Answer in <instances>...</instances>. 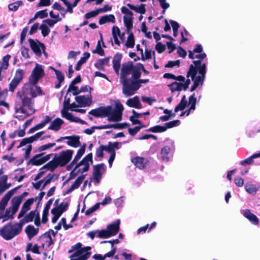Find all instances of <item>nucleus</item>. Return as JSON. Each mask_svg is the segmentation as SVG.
I'll return each mask as SVG.
<instances>
[{
  "label": "nucleus",
  "mask_w": 260,
  "mask_h": 260,
  "mask_svg": "<svg viewBox=\"0 0 260 260\" xmlns=\"http://www.w3.org/2000/svg\"><path fill=\"white\" fill-rule=\"evenodd\" d=\"M44 75L42 66L37 63L29 78V83L25 84L22 90L17 93V100L15 113L16 118L23 120L35 112L34 99L41 94L40 87L36 84Z\"/></svg>",
  "instance_id": "f257e3e1"
},
{
  "label": "nucleus",
  "mask_w": 260,
  "mask_h": 260,
  "mask_svg": "<svg viewBox=\"0 0 260 260\" xmlns=\"http://www.w3.org/2000/svg\"><path fill=\"white\" fill-rule=\"evenodd\" d=\"M205 53L203 52L201 45H197L193 51H189L188 56L191 59L197 58L191 64L187 74V77H190L193 84L190 88V91H194L199 86H202L206 73L207 61L202 62L206 57Z\"/></svg>",
  "instance_id": "f03ea898"
},
{
  "label": "nucleus",
  "mask_w": 260,
  "mask_h": 260,
  "mask_svg": "<svg viewBox=\"0 0 260 260\" xmlns=\"http://www.w3.org/2000/svg\"><path fill=\"white\" fill-rule=\"evenodd\" d=\"M16 189L9 190L0 201V220L2 219L3 222L14 218V215L22 202L23 196L14 197L11 201V206L6 209L8 201L14 194Z\"/></svg>",
  "instance_id": "7ed1b4c3"
},
{
  "label": "nucleus",
  "mask_w": 260,
  "mask_h": 260,
  "mask_svg": "<svg viewBox=\"0 0 260 260\" xmlns=\"http://www.w3.org/2000/svg\"><path fill=\"white\" fill-rule=\"evenodd\" d=\"M123 110V106L120 102H116L115 108L109 106L105 107H100L91 110L89 112V114L98 117H105L108 116L109 121H119L121 120L122 112Z\"/></svg>",
  "instance_id": "20e7f679"
},
{
  "label": "nucleus",
  "mask_w": 260,
  "mask_h": 260,
  "mask_svg": "<svg viewBox=\"0 0 260 260\" xmlns=\"http://www.w3.org/2000/svg\"><path fill=\"white\" fill-rule=\"evenodd\" d=\"M73 153L74 151L72 150L63 151L58 156L55 157L43 168L52 171L58 166H63L71 160Z\"/></svg>",
  "instance_id": "39448f33"
},
{
  "label": "nucleus",
  "mask_w": 260,
  "mask_h": 260,
  "mask_svg": "<svg viewBox=\"0 0 260 260\" xmlns=\"http://www.w3.org/2000/svg\"><path fill=\"white\" fill-rule=\"evenodd\" d=\"M164 77L165 78L173 79L176 80V81L168 85L172 92L176 91H185L190 84V80L189 79V77H187V79H186L184 77L181 75L175 76L174 75L170 73H166L164 74Z\"/></svg>",
  "instance_id": "423d86ee"
},
{
  "label": "nucleus",
  "mask_w": 260,
  "mask_h": 260,
  "mask_svg": "<svg viewBox=\"0 0 260 260\" xmlns=\"http://www.w3.org/2000/svg\"><path fill=\"white\" fill-rule=\"evenodd\" d=\"M22 230V226L19 223H9L5 226L0 231V235L4 239L9 240L18 235Z\"/></svg>",
  "instance_id": "0eeeda50"
},
{
  "label": "nucleus",
  "mask_w": 260,
  "mask_h": 260,
  "mask_svg": "<svg viewBox=\"0 0 260 260\" xmlns=\"http://www.w3.org/2000/svg\"><path fill=\"white\" fill-rule=\"evenodd\" d=\"M122 83V93L126 97L135 94L140 88L139 83L131 78L120 81Z\"/></svg>",
  "instance_id": "6e6552de"
},
{
  "label": "nucleus",
  "mask_w": 260,
  "mask_h": 260,
  "mask_svg": "<svg viewBox=\"0 0 260 260\" xmlns=\"http://www.w3.org/2000/svg\"><path fill=\"white\" fill-rule=\"evenodd\" d=\"M81 243H78L72 247L75 251L70 256V260H86L90 256V253L88 251L91 248H81Z\"/></svg>",
  "instance_id": "1a4fd4ad"
},
{
  "label": "nucleus",
  "mask_w": 260,
  "mask_h": 260,
  "mask_svg": "<svg viewBox=\"0 0 260 260\" xmlns=\"http://www.w3.org/2000/svg\"><path fill=\"white\" fill-rule=\"evenodd\" d=\"M120 219H117L115 222L107 225L106 230H101L100 238H107L116 235L119 231Z\"/></svg>",
  "instance_id": "9d476101"
},
{
  "label": "nucleus",
  "mask_w": 260,
  "mask_h": 260,
  "mask_svg": "<svg viewBox=\"0 0 260 260\" xmlns=\"http://www.w3.org/2000/svg\"><path fill=\"white\" fill-rule=\"evenodd\" d=\"M69 93L65 96L63 103V109L61 110L62 116L71 121L80 122L83 123V121L80 118L75 117L72 113L68 112L69 109H70L71 104H70V99L68 98Z\"/></svg>",
  "instance_id": "9b49d317"
},
{
  "label": "nucleus",
  "mask_w": 260,
  "mask_h": 260,
  "mask_svg": "<svg viewBox=\"0 0 260 260\" xmlns=\"http://www.w3.org/2000/svg\"><path fill=\"white\" fill-rule=\"evenodd\" d=\"M174 150L175 146L174 142L171 141L168 145L161 148L160 152V159L163 161H169L173 156Z\"/></svg>",
  "instance_id": "f8f14e48"
},
{
  "label": "nucleus",
  "mask_w": 260,
  "mask_h": 260,
  "mask_svg": "<svg viewBox=\"0 0 260 260\" xmlns=\"http://www.w3.org/2000/svg\"><path fill=\"white\" fill-rule=\"evenodd\" d=\"M180 123L179 120H175L165 123L162 126L157 125L149 128L147 131L153 133H162L167 131V129L172 128L178 125Z\"/></svg>",
  "instance_id": "ddd939ff"
},
{
  "label": "nucleus",
  "mask_w": 260,
  "mask_h": 260,
  "mask_svg": "<svg viewBox=\"0 0 260 260\" xmlns=\"http://www.w3.org/2000/svg\"><path fill=\"white\" fill-rule=\"evenodd\" d=\"M25 72L23 70L18 69L16 71L14 77L9 84V90L13 92L22 80Z\"/></svg>",
  "instance_id": "4468645a"
},
{
  "label": "nucleus",
  "mask_w": 260,
  "mask_h": 260,
  "mask_svg": "<svg viewBox=\"0 0 260 260\" xmlns=\"http://www.w3.org/2000/svg\"><path fill=\"white\" fill-rule=\"evenodd\" d=\"M53 155L52 153L46 155H44L43 153L38 154L29 160L28 164L33 166H39L49 160Z\"/></svg>",
  "instance_id": "2eb2a0df"
},
{
  "label": "nucleus",
  "mask_w": 260,
  "mask_h": 260,
  "mask_svg": "<svg viewBox=\"0 0 260 260\" xmlns=\"http://www.w3.org/2000/svg\"><path fill=\"white\" fill-rule=\"evenodd\" d=\"M92 155L91 153L87 154L78 164L76 166L74 170L79 168L78 171L81 173L87 171L89 168V162H92Z\"/></svg>",
  "instance_id": "dca6fc26"
},
{
  "label": "nucleus",
  "mask_w": 260,
  "mask_h": 260,
  "mask_svg": "<svg viewBox=\"0 0 260 260\" xmlns=\"http://www.w3.org/2000/svg\"><path fill=\"white\" fill-rule=\"evenodd\" d=\"M28 41L31 49L37 56L40 57L42 55V51H43L44 54L46 56L45 52V47L43 44L41 43L38 40L35 41L31 39H29Z\"/></svg>",
  "instance_id": "f3484780"
},
{
  "label": "nucleus",
  "mask_w": 260,
  "mask_h": 260,
  "mask_svg": "<svg viewBox=\"0 0 260 260\" xmlns=\"http://www.w3.org/2000/svg\"><path fill=\"white\" fill-rule=\"evenodd\" d=\"M121 12L124 14L123 16V21L126 28L132 29L133 28V14L132 11L125 7H122L121 9Z\"/></svg>",
  "instance_id": "a211bd4d"
},
{
  "label": "nucleus",
  "mask_w": 260,
  "mask_h": 260,
  "mask_svg": "<svg viewBox=\"0 0 260 260\" xmlns=\"http://www.w3.org/2000/svg\"><path fill=\"white\" fill-rule=\"evenodd\" d=\"M11 57L10 55L7 54L3 57L2 60L0 61V81H2L4 78V73L9 67V61Z\"/></svg>",
  "instance_id": "6ab92c4d"
},
{
  "label": "nucleus",
  "mask_w": 260,
  "mask_h": 260,
  "mask_svg": "<svg viewBox=\"0 0 260 260\" xmlns=\"http://www.w3.org/2000/svg\"><path fill=\"white\" fill-rule=\"evenodd\" d=\"M134 66L131 63H124L122 64L120 75V81L128 79L127 75L132 73Z\"/></svg>",
  "instance_id": "aec40b11"
},
{
  "label": "nucleus",
  "mask_w": 260,
  "mask_h": 260,
  "mask_svg": "<svg viewBox=\"0 0 260 260\" xmlns=\"http://www.w3.org/2000/svg\"><path fill=\"white\" fill-rule=\"evenodd\" d=\"M44 133H45L44 131H42L37 133L35 135L31 136L29 138L23 139L22 141L21 142L20 145L17 147V148H20L27 144H30L35 141L38 140Z\"/></svg>",
  "instance_id": "412c9836"
},
{
  "label": "nucleus",
  "mask_w": 260,
  "mask_h": 260,
  "mask_svg": "<svg viewBox=\"0 0 260 260\" xmlns=\"http://www.w3.org/2000/svg\"><path fill=\"white\" fill-rule=\"evenodd\" d=\"M104 167L105 166L103 164L94 166L93 178L98 183L99 182L102 177V174L105 171Z\"/></svg>",
  "instance_id": "4be33fe9"
},
{
  "label": "nucleus",
  "mask_w": 260,
  "mask_h": 260,
  "mask_svg": "<svg viewBox=\"0 0 260 260\" xmlns=\"http://www.w3.org/2000/svg\"><path fill=\"white\" fill-rule=\"evenodd\" d=\"M243 215L248 219L252 224L257 225L259 223L258 218L256 215L251 213L250 210L246 209L242 211Z\"/></svg>",
  "instance_id": "5701e85b"
},
{
  "label": "nucleus",
  "mask_w": 260,
  "mask_h": 260,
  "mask_svg": "<svg viewBox=\"0 0 260 260\" xmlns=\"http://www.w3.org/2000/svg\"><path fill=\"white\" fill-rule=\"evenodd\" d=\"M52 118L49 116H46L44 119L41 121L40 123L36 125L35 126L31 128L29 133L31 134L34 133L35 131L40 129L43 128L47 123L51 122Z\"/></svg>",
  "instance_id": "b1692460"
},
{
  "label": "nucleus",
  "mask_w": 260,
  "mask_h": 260,
  "mask_svg": "<svg viewBox=\"0 0 260 260\" xmlns=\"http://www.w3.org/2000/svg\"><path fill=\"white\" fill-rule=\"evenodd\" d=\"M34 202V199H29L24 202L18 216L19 219L24 216L25 214L30 209V206Z\"/></svg>",
  "instance_id": "393cba45"
},
{
  "label": "nucleus",
  "mask_w": 260,
  "mask_h": 260,
  "mask_svg": "<svg viewBox=\"0 0 260 260\" xmlns=\"http://www.w3.org/2000/svg\"><path fill=\"white\" fill-rule=\"evenodd\" d=\"M62 138L68 140L67 143L68 145L74 148H77L80 146V142L79 137L77 136L63 137Z\"/></svg>",
  "instance_id": "a878e982"
},
{
  "label": "nucleus",
  "mask_w": 260,
  "mask_h": 260,
  "mask_svg": "<svg viewBox=\"0 0 260 260\" xmlns=\"http://www.w3.org/2000/svg\"><path fill=\"white\" fill-rule=\"evenodd\" d=\"M126 104L130 107L135 108L137 109L142 108V106L138 96H135L133 98H130L126 102Z\"/></svg>",
  "instance_id": "bb28decb"
},
{
  "label": "nucleus",
  "mask_w": 260,
  "mask_h": 260,
  "mask_svg": "<svg viewBox=\"0 0 260 260\" xmlns=\"http://www.w3.org/2000/svg\"><path fill=\"white\" fill-rule=\"evenodd\" d=\"M75 100L80 107L89 106L91 102L88 96H78L75 98Z\"/></svg>",
  "instance_id": "cd10ccee"
},
{
  "label": "nucleus",
  "mask_w": 260,
  "mask_h": 260,
  "mask_svg": "<svg viewBox=\"0 0 260 260\" xmlns=\"http://www.w3.org/2000/svg\"><path fill=\"white\" fill-rule=\"evenodd\" d=\"M7 175H3L0 177V194L5 191L11 186V183H7Z\"/></svg>",
  "instance_id": "c85d7f7f"
},
{
  "label": "nucleus",
  "mask_w": 260,
  "mask_h": 260,
  "mask_svg": "<svg viewBox=\"0 0 260 260\" xmlns=\"http://www.w3.org/2000/svg\"><path fill=\"white\" fill-rule=\"evenodd\" d=\"M63 123V121L62 119L59 118H57L51 122L48 129L53 130L54 131H58L60 129Z\"/></svg>",
  "instance_id": "c756f323"
},
{
  "label": "nucleus",
  "mask_w": 260,
  "mask_h": 260,
  "mask_svg": "<svg viewBox=\"0 0 260 260\" xmlns=\"http://www.w3.org/2000/svg\"><path fill=\"white\" fill-rule=\"evenodd\" d=\"M132 162L137 167L140 169L145 168L147 161L144 158L137 156L132 159Z\"/></svg>",
  "instance_id": "7c9ffc66"
},
{
  "label": "nucleus",
  "mask_w": 260,
  "mask_h": 260,
  "mask_svg": "<svg viewBox=\"0 0 260 260\" xmlns=\"http://www.w3.org/2000/svg\"><path fill=\"white\" fill-rule=\"evenodd\" d=\"M121 56L120 55L116 54L114 56L113 59V67L115 73L118 75L120 67V61Z\"/></svg>",
  "instance_id": "2f4dec72"
},
{
  "label": "nucleus",
  "mask_w": 260,
  "mask_h": 260,
  "mask_svg": "<svg viewBox=\"0 0 260 260\" xmlns=\"http://www.w3.org/2000/svg\"><path fill=\"white\" fill-rule=\"evenodd\" d=\"M124 125H126L125 123H115V124H106L101 126H99L95 127V128L102 129H107L114 128L115 129H122L125 127Z\"/></svg>",
  "instance_id": "473e14b6"
},
{
  "label": "nucleus",
  "mask_w": 260,
  "mask_h": 260,
  "mask_svg": "<svg viewBox=\"0 0 260 260\" xmlns=\"http://www.w3.org/2000/svg\"><path fill=\"white\" fill-rule=\"evenodd\" d=\"M142 69L144 72H146L145 69H144L143 65H140L139 67L134 66L133 69L132 71V76L133 77V80H138L139 78L140 77L141 73L140 72V69Z\"/></svg>",
  "instance_id": "72a5a7b5"
},
{
  "label": "nucleus",
  "mask_w": 260,
  "mask_h": 260,
  "mask_svg": "<svg viewBox=\"0 0 260 260\" xmlns=\"http://www.w3.org/2000/svg\"><path fill=\"white\" fill-rule=\"evenodd\" d=\"M132 29L126 28L127 32L128 34L125 45L127 48H133L135 45V40L134 35L131 31Z\"/></svg>",
  "instance_id": "f704fd0d"
},
{
  "label": "nucleus",
  "mask_w": 260,
  "mask_h": 260,
  "mask_svg": "<svg viewBox=\"0 0 260 260\" xmlns=\"http://www.w3.org/2000/svg\"><path fill=\"white\" fill-rule=\"evenodd\" d=\"M109 62V58L107 57L98 59L94 63L95 67L99 70H103L105 66L108 65Z\"/></svg>",
  "instance_id": "c9c22d12"
},
{
  "label": "nucleus",
  "mask_w": 260,
  "mask_h": 260,
  "mask_svg": "<svg viewBox=\"0 0 260 260\" xmlns=\"http://www.w3.org/2000/svg\"><path fill=\"white\" fill-rule=\"evenodd\" d=\"M115 17L112 14L106 15L105 16H102L100 18L99 20V24L102 25L104 24L107 22H111L113 23L115 22Z\"/></svg>",
  "instance_id": "e433bc0d"
},
{
  "label": "nucleus",
  "mask_w": 260,
  "mask_h": 260,
  "mask_svg": "<svg viewBox=\"0 0 260 260\" xmlns=\"http://www.w3.org/2000/svg\"><path fill=\"white\" fill-rule=\"evenodd\" d=\"M245 189L249 194L255 195L257 191V188L255 184L252 183H246L245 184Z\"/></svg>",
  "instance_id": "4c0bfd02"
},
{
  "label": "nucleus",
  "mask_w": 260,
  "mask_h": 260,
  "mask_svg": "<svg viewBox=\"0 0 260 260\" xmlns=\"http://www.w3.org/2000/svg\"><path fill=\"white\" fill-rule=\"evenodd\" d=\"M260 157V152L257 153H254L250 157L245 159V160L240 161V165L245 166L246 165H250L253 163V159Z\"/></svg>",
  "instance_id": "58836bf2"
},
{
  "label": "nucleus",
  "mask_w": 260,
  "mask_h": 260,
  "mask_svg": "<svg viewBox=\"0 0 260 260\" xmlns=\"http://www.w3.org/2000/svg\"><path fill=\"white\" fill-rule=\"evenodd\" d=\"M187 105V101L186 99V96L184 95L179 104L175 107L174 109L175 112H177L179 111H182L185 109Z\"/></svg>",
  "instance_id": "ea45409f"
},
{
  "label": "nucleus",
  "mask_w": 260,
  "mask_h": 260,
  "mask_svg": "<svg viewBox=\"0 0 260 260\" xmlns=\"http://www.w3.org/2000/svg\"><path fill=\"white\" fill-rule=\"evenodd\" d=\"M112 31L115 43L118 45H119L120 41L118 39V37H120V30L119 28L117 26H114L112 27Z\"/></svg>",
  "instance_id": "a19ab883"
},
{
  "label": "nucleus",
  "mask_w": 260,
  "mask_h": 260,
  "mask_svg": "<svg viewBox=\"0 0 260 260\" xmlns=\"http://www.w3.org/2000/svg\"><path fill=\"white\" fill-rule=\"evenodd\" d=\"M25 232L29 239L38 234V230L35 229L34 226L28 225L25 229Z\"/></svg>",
  "instance_id": "79ce46f5"
},
{
  "label": "nucleus",
  "mask_w": 260,
  "mask_h": 260,
  "mask_svg": "<svg viewBox=\"0 0 260 260\" xmlns=\"http://www.w3.org/2000/svg\"><path fill=\"white\" fill-rule=\"evenodd\" d=\"M89 57H90V53L88 52H85L83 54V56L80 58V59L77 62V64L76 66V70L77 71L80 70L81 66L86 61V60Z\"/></svg>",
  "instance_id": "37998d69"
},
{
  "label": "nucleus",
  "mask_w": 260,
  "mask_h": 260,
  "mask_svg": "<svg viewBox=\"0 0 260 260\" xmlns=\"http://www.w3.org/2000/svg\"><path fill=\"white\" fill-rule=\"evenodd\" d=\"M83 178L81 177H78L68 189V192H71L74 189L78 188L82 182Z\"/></svg>",
  "instance_id": "c03bdc74"
},
{
  "label": "nucleus",
  "mask_w": 260,
  "mask_h": 260,
  "mask_svg": "<svg viewBox=\"0 0 260 260\" xmlns=\"http://www.w3.org/2000/svg\"><path fill=\"white\" fill-rule=\"evenodd\" d=\"M85 150V145L81 147L78 151L77 154L75 156L73 160L72 161V164H76L79 159L83 155Z\"/></svg>",
  "instance_id": "a18cd8bd"
},
{
  "label": "nucleus",
  "mask_w": 260,
  "mask_h": 260,
  "mask_svg": "<svg viewBox=\"0 0 260 260\" xmlns=\"http://www.w3.org/2000/svg\"><path fill=\"white\" fill-rule=\"evenodd\" d=\"M37 216H39V213L37 211H31L27 215L25 216L24 220L27 222H30L35 219Z\"/></svg>",
  "instance_id": "49530a36"
},
{
  "label": "nucleus",
  "mask_w": 260,
  "mask_h": 260,
  "mask_svg": "<svg viewBox=\"0 0 260 260\" xmlns=\"http://www.w3.org/2000/svg\"><path fill=\"white\" fill-rule=\"evenodd\" d=\"M40 29L41 30V34L44 37L48 36L50 32V29L48 26L44 23L40 25Z\"/></svg>",
  "instance_id": "de8ad7c7"
},
{
  "label": "nucleus",
  "mask_w": 260,
  "mask_h": 260,
  "mask_svg": "<svg viewBox=\"0 0 260 260\" xmlns=\"http://www.w3.org/2000/svg\"><path fill=\"white\" fill-rule=\"evenodd\" d=\"M61 18H58L57 19H47L43 21V23L46 24L48 27H52L54 26L57 22L61 21Z\"/></svg>",
  "instance_id": "09e8293b"
},
{
  "label": "nucleus",
  "mask_w": 260,
  "mask_h": 260,
  "mask_svg": "<svg viewBox=\"0 0 260 260\" xmlns=\"http://www.w3.org/2000/svg\"><path fill=\"white\" fill-rule=\"evenodd\" d=\"M26 251H31L35 253H40L38 246L37 245H33L31 243H29L27 245Z\"/></svg>",
  "instance_id": "8fccbe9b"
},
{
  "label": "nucleus",
  "mask_w": 260,
  "mask_h": 260,
  "mask_svg": "<svg viewBox=\"0 0 260 260\" xmlns=\"http://www.w3.org/2000/svg\"><path fill=\"white\" fill-rule=\"evenodd\" d=\"M71 91H72L73 94L74 95H76L81 92L80 90L78 89V87L75 86V85H73V84H71L69 86V89L68 90V92L69 93V92H70Z\"/></svg>",
  "instance_id": "3c124183"
},
{
  "label": "nucleus",
  "mask_w": 260,
  "mask_h": 260,
  "mask_svg": "<svg viewBox=\"0 0 260 260\" xmlns=\"http://www.w3.org/2000/svg\"><path fill=\"white\" fill-rule=\"evenodd\" d=\"M145 127L144 125L136 126L135 127L128 129V132L132 136H135L142 128Z\"/></svg>",
  "instance_id": "603ef678"
},
{
  "label": "nucleus",
  "mask_w": 260,
  "mask_h": 260,
  "mask_svg": "<svg viewBox=\"0 0 260 260\" xmlns=\"http://www.w3.org/2000/svg\"><path fill=\"white\" fill-rule=\"evenodd\" d=\"M100 13L99 12V11L98 9L94 10V11H91L90 12H88V13H87L85 15V17L86 19H88L90 18H92V17H95L96 16H97Z\"/></svg>",
  "instance_id": "864d4df0"
},
{
  "label": "nucleus",
  "mask_w": 260,
  "mask_h": 260,
  "mask_svg": "<svg viewBox=\"0 0 260 260\" xmlns=\"http://www.w3.org/2000/svg\"><path fill=\"white\" fill-rule=\"evenodd\" d=\"M161 8L162 9L164 13L166 10L170 7L169 3L167 2V0H158Z\"/></svg>",
  "instance_id": "5fc2aeb1"
},
{
  "label": "nucleus",
  "mask_w": 260,
  "mask_h": 260,
  "mask_svg": "<svg viewBox=\"0 0 260 260\" xmlns=\"http://www.w3.org/2000/svg\"><path fill=\"white\" fill-rule=\"evenodd\" d=\"M55 145L56 144H55V143H48V144H45V145H42V146H40L38 148V150L40 152L41 151H43L46 150L47 149H48L52 148L53 147L55 146Z\"/></svg>",
  "instance_id": "6e6d98bb"
},
{
  "label": "nucleus",
  "mask_w": 260,
  "mask_h": 260,
  "mask_svg": "<svg viewBox=\"0 0 260 260\" xmlns=\"http://www.w3.org/2000/svg\"><path fill=\"white\" fill-rule=\"evenodd\" d=\"M53 70L54 71L55 73L56 74L57 81L62 82L64 80V76L62 73L60 71L55 70L54 69H53Z\"/></svg>",
  "instance_id": "4d7b16f0"
},
{
  "label": "nucleus",
  "mask_w": 260,
  "mask_h": 260,
  "mask_svg": "<svg viewBox=\"0 0 260 260\" xmlns=\"http://www.w3.org/2000/svg\"><path fill=\"white\" fill-rule=\"evenodd\" d=\"M36 17L40 18H44L48 16L47 10H43L37 12L36 14Z\"/></svg>",
  "instance_id": "13d9d810"
},
{
  "label": "nucleus",
  "mask_w": 260,
  "mask_h": 260,
  "mask_svg": "<svg viewBox=\"0 0 260 260\" xmlns=\"http://www.w3.org/2000/svg\"><path fill=\"white\" fill-rule=\"evenodd\" d=\"M51 212L53 215H56L59 217L63 213V212L57 206L51 210Z\"/></svg>",
  "instance_id": "bf43d9fd"
},
{
  "label": "nucleus",
  "mask_w": 260,
  "mask_h": 260,
  "mask_svg": "<svg viewBox=\"0 0 260 260\" xmlns=\"http://www.w3.org/2000/svg\"><path fill=\"white\" fill-rule=\"evenodd\" d=\"M100 232H101L100 230H96V231H91V232H88L87 234V235L88 237H89L91 239H93L95 236H97L98 237L100 238Z\"/></svg>",
  "instance_id": "052dcab7"
},
{
  "label": "nucleus",
  "mask_w": 260,
  "mask_h": 260,
  "mask_svg": "<svg viewBox=\"0 0 260 260\" xmlns=\"http://www.w3.org/2000/svg\"><path fill=\"white\" fill-rule=\"evenodd\" d=\"M70 110L73 111H76L81 113H85L86 110L83 109H78L75 103H73L70 106Z\"/></svg>",
  "instance_id": "680f3d73"
},
{
  "label": "nucleus",
  "mask_w": 260,
  "mask_h": 260,
  "mask_svg": "<svg viewBox=\"0 0 260 260\" xmlns=\"http://www.w3.org/2000/svg\"><path fill=\"white\" fill-rule=\"evenodd\" d=\"M92 52L93 53H98L99 55H100L101 56L104 55V50L103 49H102V48L101 47L100 41L98 42V45H97V46H96V49L95 50H93L92 51Z\"/></svg>",
  "instance_id": "e2e57ef3"
},
{
  "label": "nucleus",
  "mask_w": 260,
  "mask_h": 260,
  "mask_svg": "<svg viewBox=\"0 0 260 260\" xmlns=\"http://www.w3.org/2000/svg\"><path fill=\"white\" fill-rule=\"evenodd\" d=\"M234 182L239 187H242L244 184V180L241 177H236L234 179Z\"/></svg>",
  "instance_id": "0e129e2a"
},
{
  "label": "nucleus",
  "mask_w": 260,
  "mask_h": 260,
  "mask_svg": "<svg viewBox=\"0 0 260 260\" xmlns=\"http://www.w3.org/2000/svg\"><path fill=\"white\" fill-rule=\"evenodd\" d=\"M60 1L62 2L64 5L67 7V10L68 11V12L70 13H73V10L72 8V5L67 0H60Z\"/></svg>",
  "instance_id": "69168bd1"
},
{
  "label": "nucleus",
  "mask_w": 260,
  "mask_h": 260,
  "mask_svg": "<svg viewBox=\"0 0 260 260\" xmlns=\"http://www.w3.org/2000/svg\"><path fill=\"white\" fill-rule=\"evenodd\" d=\"M40 25H39V23H35L33 24V25L31 27L29 34L30 35L34 34L37 32L38 29H40Z\"/></svg>",
  "instance_id": "338daca9"
},
{
  "label": "nucleus",
  "mask_w": 260,
  "mask_h": 260,
  "mask_svg": "<svg viewBox=\"0 0 260 260\" xmlns=\"http://www.w3.org/2000/svg\"><path fill=\"white\" fill-rule=\"evenodd\" d=\"M21 54L25 58H29L30 57L29 54V49L25 47H22L21 48Z\"/></svg>",
  "instance_id": "774afa93"
}]
</instances>
